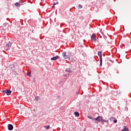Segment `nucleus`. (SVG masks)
<instances>
[{
    "label": "nucleus",
    "instance_id": "obj_2",
    "mask_svg": "<svg viewBox=\"0 0 131 131\" xmlns=\"http://www.w3.org/2000/svg\"><path fill=\"white\" fill-rule=\"evenodd\" d=\"M98 55L99 56L100 66H102V62H103V59L102 58V52L99 51L98 52Z\"/></svg>",
    "mask_w": 131,
    "mask_h": 131
},
{
    "label": "nucleus",
    "instance_id": "obj_20",
    "mask_svg": "<svg viewBox=\"0 0 131 131\" xmlns=\"http://www.w3.org/2000/svg\"><path fill=\"white\" fill-rule=\"evenodd\" d=\"M7 25H8V24L7 23H5L4 24V27H5V26H7Z\"/></svg>",
    "mask_w": 131,
    "mask_h": 131
},
{
    "label": "nucleus",
    "instance_id": "obj_7",
    "mask_svg": "<svg viewBox=\"0 0 131 131\" xmlns=\"http://www.w3.org/2000/svg\"><path fill=\"white\" fill-rule=\"evenodd\" d=\"M8 126L9 130H13V128H14L13 125L9 124H8Z\"/></svg>",
    "mask_w": 131,
    "mask_h": 131
},
{
    "label": "nucleus",
    "instance_id": "obj_12",
    "mask_svg": "<svg viewBox=\"0 0 131 131\" xmlns=\"http://www.w3.org/2000/svg\"><path fill=\"white\" fill-rule=\"evenodd\" d=\"M43 127L46 129H50V125H48V126H44Z\"/></svg>",
    "mask_w": 131,
    "mask_h": 131
},
{
    "label": "nucleus",
    "instance_id": "obj_21",
    "mask_svg": "<svg viewBox=\"0 0 131 131\" xmlns=\"http://www.w3.org/2000/svg\"><path fill=\"white\" fill-rule=\"evenodd\" d=\"M113 121H114V123H116V122H117V120L115 119Z\"/></svg>",
    "mask_w": 131,
    "mask_h": 131
},
{
    "label": "nucleus",
    "instance_id": "obj_16",
    "mask_svg": "<svg viewBox=\"0 0 131 131\" xmlns=\"http://www.w3.org/2000/svg\"><path fill=\"white\" fill-rule=\"evenodd\" d=\"M27 75L28 76H30V77H31V73H28L27 74Z\"/></svg>",
    "mask_w": 131,
    "mask_h": 131
},
{
    "label": "nucleus",
    "instance_id": "obj_3",
    "mask_svg": "<svg viewBox=\"0 0 131 131\" xmlns=\"http://www.w3.org/2000/svg\"><path fill=\"white\" fill-rule=\"evenodd\" d=\"M11 47H12V43L9 42L7 44H6L5 50L6 51H8V50H10L11 48Z\"/></svg>",
    "mask_w": 131,
    "mask_h": 131
},
{
    "label": "nucleus",
    "instance_id": "obj_18",
    "mask_svg": "<svg viewBox=\"0 0 131 131\" xmlns=\"http://www.w3.org/2000/svg\"><path fill=\"white\" fill-rule=\"evenodd\" d=\"M88 118H89L90 119H92V120H94V118H93L92 116H88Z\"/></svg>",
    "mask_w": 131,
    "mask_h": 131
},
{
    "label": "nucleus",
    "instance_id": "obj_17",
    "mask_svg": "<svg viewBox=\"0 0 131 131\" xmlns=\"http://www.w3.org/2000/svg\"><path fill=\"white\" fill-rule=\"evenodd\" d=\"M2 93H4V94H7V90H3Z\"/></svg>",
    "mask_w": 131,
    "mask_h": 131
},
{
    "label": "nucleus",
    "instance_id": "obj_15",
    "mask_svg": "<svg viewBox=\"0 0 131 131\" xmlns=\"http://www.w3.org/2000/svg\"><path fill=\"white\" fill-rule=\"evenodd\" d=\"M35 100H36V101H38L39 100V97L37 96V97H35Z\"/></svg>",
    "mask_w": 131,
    "mask_h": 131
},
{
    "label": "nucleus",
    "instance_id": "obj_13",
    "mask_svg": "<svg viewBox=\"0 0 131 131\" xmlns=\"http://www.w3.org/2000/svg\"><path fill=\"white\" fill-rule=\"evenodd\" d=\"M115 119V118L113 117H112L110 118V120H111V121H114Z\"/></svg>",
    "mask_w": 131,
    "mask_h": 131
},
{
    "label": "nucleus",
    "instance_id": "obj_9",
    "mask_svg": "<svg viewBox=\"0 0 131 131\" xmlns=\"http://www.w3.org/2000/svg\"><path fill=\"white\" fill-rule=\"evenodd\" d=\"M121 131H129V130H128V128H127L126 126H124Z\"/></svg>",
    "mask_w": 131,
    "mask_h": 131
},
{
    "label": "nucleus",
    "instance_id": "obj_4",
    "mask_svg": "<svg viewBox=\"0 0 131 131\" xmlns=\"http://www.w3.org/2000/svg\"><path fill=\"white\" fill-rule=\"evenodd\" d=\"M91 40L92 41H94V42H96L97 41V38H96V35L95 34H93L91 36Z\"/></svg>",
    "mask_w": 131,
    "mask_h": 131
},
{
    "label": "nucleus",
    "instance_id": "obj_6",
    "mask_svg": "<svg viewBox=\"0 0 131 131\" xmlns=\"http://www.w3.org/2000/svg\"><path fill=\"white\" fill-rule=\"evenodd\" d=\"M58 59H60V56H56L55 57H52L51 58V60L52 61H56V60H58Z\"/></svg>",
    "mask_w": 131,
    "mask_h": 131
},
{
    "label": "nucleus",
    "instance_id": "obj_22",
    "mask_svg": "<svg viewBox=\"0 0 131 131\" xmlns=\"http://www.w3.org/2000/svg\"><path fill=\"white\" fill-rule=\"evenodd\" d=\"M126 43V46H128V44L129 43V42L128 41H126L125 42Z\"/></svg>",
    "mask_w": 131,
    "mask_h": 131
},
{
    "label": "nucleus",
    "instance_id": "obj_5",
    "mask_svg": "<svg viewBox=\"0 0 131 131\" xmlns=\"http://www.w3.org/2000/svg\"><path fill=\"white\" fill-rule=\"evenodd\" d=\"M62 56L64 59H70V56H69V55H66V52H62Z\"/></svg>",
    "mask_w": 131,
    "mask_h": 131
},
{
    "label": "nucleus",
    "instance_id": "obj_11",
    "mask_svg": "<svg viewBox=\"0 0 131 131\" xmlns=\"http://www.w3.org/2000/svg\"><path fill=\"white\" fill-rule=\"evenodd\" d=\"M58 4H59V2H56V3H54L52 8H55V6H56V5H58Z\"/></svg>",
    "mask_w": 131,
    "mask_h": 131
},
{
    "label": "nucleus",
    "instance_id": "obj_19",
    "mask_svg": "<svg viewBox=\"0 0 131 131\" xmlns=\"http://www.w3.org/2000/svg\"><path fill=\"white\" fill-rule=\"evenodd\" d=\"M78 8H79V9H81V8H82V5H79Z\"/></svg>",
    "mask_w": 131,
    "mask_h": 131
},
{
    "label": "nucleus",
    "instance_id": "obj_14",
    "mask_svg": "<svg viewBox=\"0 0 131 131\" xmlns=\"http://www.w3.org/2000/svg\"><path fill=\"white\" fill-rule=\"evenodd\" d=\"M20 5L19 3H15V7H20Z\"/></svg>",
    "mask_w": 131,
    "mask_h": 131
},
{
    "label": "nucleus",
    "instance_id": "obj_8",
    "mask_svg": "<svg viewBox=\"0 0 131 131\" xmlns=\"http://www.w3.org/2000/svg\"><path fill=\"white\" fill-rule=\"evenodd\" d=\"M11 93H12L11 91L8 90L6 91V95H7V96H10V95H11Z\"/></svg>",
    "mask_w": 131,
    "mask_h": 131
},
{
    "label": "nucleus",
    "instance_id": "obj_1",
    "mask_svg": "<svg viewBox=\"0 0 131 131\" xmlns=\"http://www.w3.org/2000/svg\"><path fill=\"white\" fill-rule=\"evenodd\" d=\"M95 121H97L98 122H104V120L103 119L102 116H98L97 118H94Z\"/></svg>",
    "mask_w": 131,
    "mask_h": 131
},
{
    "label": "nucleus",
    "instance_id": "obj_10",
    "mask_svg": "<svg viewBox=\"0 0 131 131\" xmlns=\"http://www.w3.org/2000/svg\"><path fill=\"white\" fill-rule=\"evenodd\" d=\"M74 113H75V116H76L77 117H79V113H78V112H75Z\"/></svg>",
    "mask_w": 131,
    "mask_h": 131
}]
</instances>
